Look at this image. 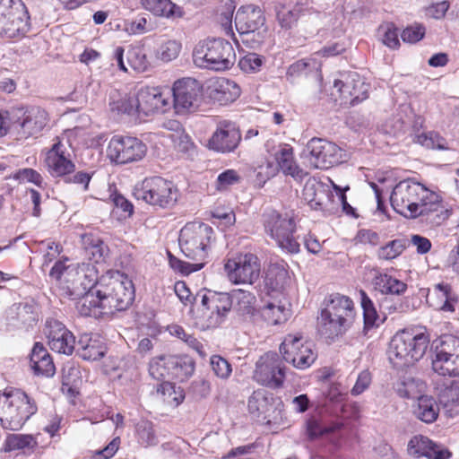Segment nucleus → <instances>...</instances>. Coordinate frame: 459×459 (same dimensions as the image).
Here are the masks:
<instances>
[{"label":"nucleus","instance_id":"f257e3e1","mask_svg":"<svg viewBox=\"0 0 459 459\" xmlns=\"http://www.w3.org/2000/svg\"><path fill=\"white\" fill-rule=\"evenodd\" d=\"M390 202L394 210L403 217H420L431 226L442 224L451 215L450 210L437 193L410 179L396 184Z\"/></svg>","mask_w":459,"mask_h":459},{"label":"nucleus","instance_id":"f03ea898","mask_svg":"<svg viewBox=\"0 0 459 459\" xmlns=\"http://www.w3.org/2000/svg\"><path fill=\"white\" fill-rule=\"evenodd\" d=\"M356 317L353 300L348 296L333 293L325 298V307L317 316V331L321 336L333 341L353 325Z\"/></svg>","mask_w":459,"mask_h":459},{"label":"nucleus","instance_id":"7ed1b4c3","mask_svg":"<svg viewBox=\"0 0 459 459\" xmlns=\"http://www.w3.org/2000/svg\"><path fill=\"white\" fill-rule=\"evenodd\" d=\"M38 411L35 399L25 391L6 387L0 391V424L8 430H20Z\"/></svg>","mask_w":459,"mask_h":459},{"label":"nucleus","instance_id":"20e7f679","mask_svg":"<svg viewBox=\"0 0 459 459\" xmlns=\"http://www.w3.org/2000/svg\"><path fill=\"white\" fill-rule=\"evenodd\" d=\"M429 343V335L421 330H401L391 339L388 349L389 360L396 368L412 366L424 356Z\"/></svg>","mask_w":459,"mask_h":459},{"label":"nucleus","instance_id":"39448f33","mask_svg":"<svg viewBox=\"0 0 459 459\" xmlns=\"http://www.w3.org/2000/svg\"><path fill=\"white\" fill-rule=\"evenodd\" d=\"M193 60L196 66L215 71L230 69L236 61L231 43L224 39H212L199 42L194 49Z\"/></svg>","mask_w":459,"mask_h":459},{"label":"nucleus","instance_id":"423d86ee","mask_svg":"<svg viewBox=\"0 0 459 459\" xmlns=\"http://www.w3.org/2000/svg\"><path fill=\"white\" fill-rule=\"evenodd\" d=\"M263 222L265 232L283 252L291 255L299 253L300 244L299 236L296 235L297 225L292 214L269 210L264 212Z\"/></svg>","mask_w":459,"mask_h":459},{"label":"nucleus","instance_id":"0eeeda50","mask_svg":"<svg viewBox=\"0 0 459 459\" xmlns=\"http://www.w3.org/2000/svg\"><path fill=\"white\" fill-rule=\"evenodd\" d=\"M96 298L100 309L105 313L127 309L134 299V289L131 281H120L108 275H102L97 286Z\"/></svg>","mask_w":459,"mask_h":459},{"label":"nucleus","instance_id":"6e6552de","mask_svg":"<svg viewBox=\"0 0 459 459\" xmlns=\"http://www.w3.org/2000/svg\"><path fill=\"white\" fill-rule=\"evenodd\" d=\"M215 239L213 229L203 222L185 225L179 233L178 242L186 257L195 262H204L208 256L212 241Z\"/></svg>","mask_w":459,"mask_h":459},{"label":"nucleus","instance_id":"1a4fd4ad","mask_svg":"<svg viewBox=\"0 0 459 459\" xmlns=\"http://www.w3.org/2000/svg\"><path fill=\"white\" fill-rule=\"evenodd\" d=\"M235 26L241 42L247 48H259L267 37L265 16L259 6H241L235 15Z\"/></svg>","mask_w":459,"mask_h":459},{"label":"nucleus","instance_id":"9d476101","mask_svg":"<svg viewBox=\"0 0 459 459\" xmlns=\"http://www.w3.org/2000/svg\"><path fill=\"white\" fill-rule=\"evenodd\" d=\"M133 194L137 200L160 208H171L178 198L176 186L161 177L143 179L134 186Z\"/></svg>","mask_w":459,"mask_h":459},{"label":"nucleus","instance_id":"9b49d317","mask_svg":"<svg viewBox=\"0 0 459 459\" xmlns=\"http://www.w3.org/2000/svg\"><path fill=\"white\" fill-rule=\"evenodd\" d=\"M30 16L22 0H0V36L15 39L24 35L30 27Z\"/></svg>","mask_w":459,"mask_h":459},{"label":"nucleus","instance_id":"f8f14e48","mask_svg":"<svg viewBox=\"0 0 459 459\" xmlns=\"http://www.w3.org/2000/svg\"><path fill=\"white\" fill-rule=\"evenodd\" d=\"M280 352L284 361L299 369L309 368L316 359L312 343L305 341L300 333L287 334L280 345Z\"/></svg>","mask_w":459,"mask_h":459},{"label":"nucleus","instance_id":"ddd939ff","mask_svg":"<svg viewBox=\"0 0 459 459\" xmlns=\"http://www.w3.org/2000/svg\"><path fill=\"white\" fill-rule=\"evenodd\" d=\"M285 378L286 367L278 353L265 352L256 361L253 379L257 384L271 389H279L283 386Z\"/></svg>","mask_w":459,"mask_h":459},{"label":"nucleus","instance_id":"4468645a","mask_svg":"<svg viewBox=\"0 0 459 459\" xmlns=\"http://www.w3.org/2000/svg\"><path fill=\"white\" fill-rule=\"evenodd\" d=\"M310 164L319 169H328L345 160V152L337 144L324 138L314 137L306 145Z\"/></svg>","mask_w":459,"mask_h":459},{"label":"nucleus","instance_id":"2eb2a0df","mask_svg":"<svg viewBox=\"0 0 459 459\" xmlns=\"http://www.w3.org/2000/svg\"><path fill=\"white\" fill-rule=\"evenodd\" d=\"M108 156L117 164H127L143 160L147 152L146 144L137 137L115 135L111 138Z\"/></svg>","mask_w":459,"mask_h":459},{"label":"nucleus","instance_id":"dca6fc26","mask_svg":"<svg viewBox=\"0 0 459 459\" xmlns=\"http://www.w3.org/2000/svg\"><path fill=\"white\" fill-rule=\"evenodd\" d=\"M229 280L235 284H253L260 276L258 257L251 253L229 258L224 264Z\"/></svg>","mask_w":459,"mask_h":459},{"label":"nucleus","instance_id":"f3484780","mask_svg":"<svg viewBox=\"0 0 459 459\" xmlns=\"http://www.w3.org/2000/svg\"><path fill=\"white\" fill-rule=\"evenodd\" d=\"M172 95L174 108L178 114L192 112L201 103L203 85L195 78L184 77L174 82Z\"/></svg>","mask_w":459,"mask_h":459},{"label":"nucleus","instance_id":"a211bd4d","mask_svg":"<svg viewBox=\"0 0 459 459\" xmlns=\"http://www.w3.org/2000/svg\"><path fill=\"white\" fill-rule=\"evenodd\" d=\"M196 298H201V305L205 309L204 315L207 316L208 326L210 327L221 325L232 308V299L226 292L205 290L197 293L194 299Z\"/></svg>","mask_w":459,"mask_h":459},{"label":"nucleus","instance_id":"6ab92c4d","mask_svg":"<svg viewBox=\"0 0 459 459\" xmlns=\"http://www.w3.org/2000/svg\"><path fill=\"white\" fill-rule=\"evenodd\" d=\"M239 127L230 120H222L217 124L215 131L208 141V147L220 153L233 152L241 142Z\"/></svg>","mask_w":459,"mask_h":459},{"label":"nucleus","instance_id":"aec40b11","mask_svg":"<svg viewBox=\"0 0 459 459\" xmlns=\"http://www.w3.org/2000/svg\"><path fill=\"white\" fill-rule=\"evenodd\" d=\"M160 366H167L168 375L178 381L187 379L195 371V362L190 357L163 356L150 364V374L155 379H159L162 376L158 372Z\"/></svg>","mask_w":459,"mask_h":459},{"label":"nucleus","instance_id":"412c9836","mask_svg":"<svg viewBox=\"0 0 459 459\" xmlns=\"http://www.w3.org/2000/svg\"><path fill=\"white\" fill-rule=\"evenodd\" d=\"M44 333L52 351L65 355L74 352L75 338L63 323L55 318L47 319Z\"/></svg>","mask_w":459,"mask_h":459},{"label":"nucleus","instance_id":"4be33fe9","mask_svg":"<svg viewBox=\"0 0 459 459\" xmlns=\"http://www.w3.org/2000/svg\"><path fill=\"white\" fill-rule=\"evenodd\" d=\"M45 162L52 177L65 178L75 170L69 146L60 140H57L48 152Z\"/></svg>","mask_w":459,"mask_h":459},{"label":"nucleus","instance_id":"5701e85b","mask_svg":"<svg viewBox=\"0 0 459 459\" xmlns=\"http://www.w3.org/2000/svg\"><path fill=\"white\" fill-rule=\"evenodd\" d=\"M333 86L342 105L355 106L368 98V85L356 73L349 74L345 81L335 80Z\"/></svg>","mask_w":459,"mask_h":459},{"label":"nucleus","instance_id":"b1692460","mask_svg":"<svg viewBox=\"0 0 459 459\" xmlns=\"http://www.w3.org/2000/svg\"><path fill=\"white\" fill-rule=\"evenodd\" d=\"M22 111V117L14 122L15 127L21 137L28 138L41 132L46 126L48 116L46 110L39 107H30Z\"/></svg>","mask_w":459,"mask_h":459},{"label":"nucleus","instance_id":"393cba45","mask_svg":"<svg viewBox=\"0 0 459 459\" xmlns=\"http://www.w3.org/2000/svg\"><path fill=\"white\" fill-rule=\"evenodd\" d=\"M427 302L437 310L453 313L459 303V296L449 283L439 282L429 289Z\"/></svg>","mask_w":459,"mask_h":459},{"label":"nucleus","instance_id":"a878e982","mask_svg":"<svg viewBox=\"0 0 459 459\" xmlns=\"http://www.w3.org/2000/svg\"><path fill=\"white\" fill-rule=\"evenodd\" d=\"M139 119L142 116H149L155 112H164L169 105L168 98H165L157 88H141L135 94Z\"/></svg>","mask_w":459,"mask_h":459},{"label":"nucleus","instance_id":"bb28decb","mask_svg":"<svg viewBox=\"0 0 459 459\" xmlns=\"http://www.w3.org/2000/svg\"><path fill=\"white\" fill-rule=\"evenodd\" d=\"M206 92L210 99L220 105L236 100L241 93L239 86L232 80L219 77L209 81Z\"/></svg>","mask_w":459,"mask_h":459},{"label":"nucleus","instance_id":"cd10ccee","mask_svg":"<svg viewBox=\"0 0 459 459\" xmlns=\"http://www.w3.org/2000/svg\"><path fill=\"white\" fill-rule=\"evenodd\" d=\"M268 152L273 157L277 163L278 168L288 176H291L296 179H302L307 173L299 167L297 164L293 147L287 143H280L273 146L272 150L268 149Z\"/></svg>","mask_w":459,"mask_h":459},{"label":"nucleus","instance_id":"c85d7f7f","mask_svg":"<svg viewBox=\"0 0 459 459\" xmlns=\"http://www.w3.org/2000/svg\"><path fill=\"white\" fill-rule=\"evenodd\" d=\"M107 347L102 339L94 333H82L77 342V354L84 360H98L104 357Z\"/></svg>","mask_w":459,"mask_h":459},{"label":"nucleus","instance_id":"c756f323","mask_svg":"<svg viewBox=\"0 0 459 459\" xmlns=\"http://www.w3.org/2000/svg\"><path fill=\"white\" fill-rule=\"evenodd\" d=\"M31 368L34 374L42 377H52L56 372L52 357L41 342H36L30 355Z\"/></svg>","mask_w":459,"mask_h":459},{"label":"nucleus","instance_id":"7c9ffc66","mask_svg":"<svg viewBox=\"0 0 459 459\" xmlns=\"http://www.w3.org/2000/svg\"><path fill=\"white\" fill-rule=\"evenodd\" d=\"M409 449L418 455L425 456L429 459H448L450 453L439 447L437 444L433 443L430 439L425 437H414L409 442Z\"/></svg>","mask_w":459,"mask_h":459},{"label":"nucleus","instance_id":"2f4dec72","mask_svg":"<svg viewBox=\"0 0 459 459\" xmlns=\"http://www.w3.org/2000/svg\"><path fill=\"white\" fill-rule=\"evenodd\" d=\"M141 4L156 16L176 20L185 15L183 8L170 0H141Z\"/></svg>","mask_w":459,"mask_h":459},{"label":"nucleus","instance_id":"473e14b6","mask_svg":"<svg viewBox=\"0 0 459 459\" xmlns=\"http://www.w3.org/2000/svg\"><path fill=\"white\" fill-rule=\"evenodd\" d=\"M82 244L85 255L96 264L104 262L108 255V245L98 236L86 233L82 236Z\"/></svg>","mask_w":459,"mask_h":459},{"label":"nucleus","instance_id":"72a5a7b5","mask_svg":"<svg viewBox=\"0 0 459 459\" xmlns=\"http://www.w3.org/2000/svg\"><path fill=\"white\" fill-rule=\"evenodd\" d=\"M230 297L232 299V307L245 319L251 318L255 311V296L247 290L241 289L234 290Z\"/></svg>","mask_w":459,"mask_h":459},{"label":"nucleus","instance_id":"f704fd0d","mask_svg":"<svg viewBox=\"0 0 459 459\" xmlns=\"http://www.w3.org/2000/svg\"><path fill=\"white\" fill-rule=\"evenodd\" d=\"M289 281L287 264L283 263L270 264L264 277V285L268 290L280 291Z\"/></svg>","mask_w":459,"mask_h":459},{"label":"nucleus","instance_id":"c9c22d12","mask_svg":"<svg viewBox=\"0 0 459 459\" xmlns=\"http://www.w3.org/2000/svg\"><path fill=\"white\" fill-rule=\"evenodd\" d=\"M413 413L417 419L429 424L437 419L439 405L433 397L421 395L417 399Z\"/></svg>","mask_w":459,"mask_h":459},{"label":"nucleus","instance_id":"e433bc0d","mask_svg":"<svg viewBox=\"0 0 459 459\" xmlns=\"http://www.w3.org/2000/svg\"><path fill=\"white\" fill-rule=\"evenodd\" d=\"M373 283L377 290L386 295H403L408 289L405 282L387 273H377Z\"/></svg>","mask_w":459,"mask_h":459},{"label":"nucleus","instance_id":"4c0bfd02","mask_svg":"<svg viewBox=\"0 0 459 459\" xmlns=\"http://www.w3.org/2000/svg\"><path fill=\"white\" fill-rule=\"evenodd\" d=\"M432 369L443 377H459V359L437 351L433 352Z\"/></svg>","mask_w":459,"mask_h":459},{"label":"nucleus","instance_id":"58836bf2","mask_svg":"<svg viewBox=\"0 0 459 459\" xmlns=\"http://www.w3.org/2000/svg\"><path fill=\"white\" fill-rule=\"evenodd\" d=\"M110 110L118 115H126L134 119H139L135 95H120L118 93L110 95Z\"/></svg>","mask_w":459,"mask_h":459},{"label":"nucleus","instance_id":"ea45409f","mask_svg":"<svg viewBox=\"0 0 459 459\" xmlns=\"http://www.w3.org/2000/svg\"><path fill=\"white\" fill-rule=\"evenodd\" d=\"M77 281L82 288L83 292H91L96 295L97 286L100 282L98 277V271L94 264L82 263L76 269Z\"/></svg>","mask_w":459,"mask_h":459},{"label":"nucleus","instance_id":"a19ab883","mask_svg":"<svg viewBox=\"0 0 459 459\" xmlns=\"http://www.w3.org/2000/svg\"><path fill=\"white\" fill-rule=\"evenodd\" d=\"M360 306L363 310L364 331L367 332L373 327H378L385 319H382L377 313L374 302L368 297L365 290H359Z\"/></svg>","mask_w":459,"mask_h":459},{"label":"nucleus","instance_id":"79ce46f5","mask_svg":"<svg viewBox=\"0 0 459 459\" xmlns=\"http://www.w3.org/2000/svg\"><path fill=\"white\" fill-rule=\"evenodd\" d=\"M72 299L82 296L76 303V308L80 315L83 316H91L95 308H100V302L96 295L91 292H76L75 290H69Z\"/></svg>","mask_w":459,"mask_h":459},{"label":"nucleus","instance_id":"37998d69","mask_svg":"<svg viewBox=\"0 0 459 459\" xmlns=\"http://www.w3.org/2000/svg\"><path fill=\"white\" fill-rule=\"evenodd\" d=\"M440 403L450 415L459 412V381H453L439 395Z\"/></svg>","mask_w":459,"mask_h":459},{"label":"nucleus","instance_id":"c03bdc74","mask_svg":"<svg viewBox=\"0 0 459 459\" xmlns=\"http://www.w3.org/2000/svg\"><path fill=\"white\" fill-rule=\"evenodd\" d=\"M325 196L323 186L315 180H308L303 188V197L314 210H321Z\"/></svg>","mask_w":459,"mask_h":459},{"label":"nucleus","instance_id":"a18cd8bd","mask_svg":"<svg viewBox=\"0 0 459 459\" xmlns=\"http://www.w3.org/2000/svg\"><path fill=\"white\" fill-rule=\"evenodd\" d=\"M135 436L138 443L144 446H153L159 442L153 423L147 420H142L135 425Z\"/></svg>","mask_w":459,"mask_h":459},{"label":"nucleus","instance_id":"49530a36","mask_svg":"<svg viewBox=\"0 0 459 459\" xmlns=\"http://www.w3.org/2000/svg\"><path fill=\"white\" fill-rule=\"evenodd\" d=\"M413 142L428 149L449 150L446 140L435 131L415 134Z\"/></svg>","mask_w":459,"mask_h":459},{"label":"nucleus","instance_id":"de8ad7c7","mask_svg":"<svg viewBox=\"0 0 459 459\" xmlns=\"http://www.w3.org/2000/svg\"><path fill=\"white\" fill-rule=\"evenodd\" d=\"M289 310L283 306L268 303L262 308L261 316L268 325H276L287 321Z\"/></svg>","mask_w":459,"mask_h":459},{"label":"nucleus","instance_id":"09e8293b","mask_svg":"<svg viewBox=\"0 0 459 459\" xmlns=\"http://www.w3.org/2000/svg\"><path fill=\"white\" fill-rule=\"evenodd\" d=\"M422 382L411 377H403L395 385V390L400 397L414 399L420 393Z\"/></svg>","mask_w":459,"mask_h":459},{"label":"nucleus","instance_id":"8fccbe9b","mask_svg":"<svg viewBox=\"0 0 459 459\" xmlns=\"http://www.w3.org/2000/svg\"><path fill=\"white\" fill-rule=\"evenodd\" d=\"M302 7L299 4L293 8H287L284 5L276 6V17L279 24L283 29H290L298 21Z\"/></svg>","mask_w":459,"mask_h":459},{"label":"nucleus","instance_id":"3c124183","mask_svg":"<svg viewBox=\"0 0 459 459\" xmlns=\"http://www.w3.org/2000/svg\"><path fill=\"white\" fill-rule=\"evenodd\" d=\"M434 351L459 359V337L452 334L442 335L436 342Z\"/></svg>","mask_w":459,"mask_h":459},{"label":"nucleus","instance_id":"603ef678","mask_svg":"<svg viewBox=\"0 0 459 459\" xmlns=\"http://www.w3.org/2000/svg\"><path fill=\"white\" fill-rule=\"evenodd\" d=\"M406 248V240L396 238L389 241L377 250V257L381 260H393L398 257Z\"/></svg>","mask_w":459,"mask_h":459},{"label":"nucleus","instance_id":"864d4df0","mask_svg":"<svg viewBox=\"0 0 459 459\" xmlns=\"http://www.w3.org/2000/svg\"><path fill=\"white\" fill-rule=\"evenodd\" d=\"M317 64L314 59H301L291 64L287 70V78H296L301 75H307L313 70L317 69Z\"/></svg>","mask_w":459,"mask_h":459},{"label":"nucleus","instance_id":"5fc2aeb1","mask_svg":"<svg viewBox=\"0 0 459 459\" xmlns=\"http://www.w3.org/2000/svg\"><path fill=\"white\" fill-rule=\"evenodd\" d=\"M6 446L10 450L33 448L37 446V441L32 435L12 434L7 437Z\"/></svg>","mask_w":459,"mask_h":459},{"label":"nucleus","instance_id":"6e6d98bb","mask_svg":"<svg viewBox=\"0 0 459 459\" xmlns=\"http://www.w3.org/2000/svg\"><path fill=\"white\" fill-rule=\"evenodd\" d=\"M168 255L170 267L184 275H188L194 272H197L204 266V262H185L171 255L170 252H168Z\"/></svg>","mask_w":459,"mask_h":459},{"label":"nucleus","instance_id":"4d7b16f0","mask_svg":"<svg viewBox=\"0 0 459 459\" xmlns=\"http://www.w3.org/2000/svg\"><path fill=\"white\" fill-rule=\"evenodd\" d=\"M126 58L129 65L135 71L144 72L149 66V62L143 48H133L127 51Z\"/></svg>","mask_w":459,"mask_h":459},{"label":"nucleus","instance_id":"13d9d810","mask_svg":"<svg viewBox=\"0 0 459 459\" xmlns=\"http://www.w3.org/2000/svg\"><path fill=\"white\" fill-rule=\"evenodd\" d=\"M265 58L256 53L251 52L242 56L238 65L245 73H256L264 65Z\"/></svg>","mask_w":459,"mask_h":459},{"label":"nucleus","instance_id":"bf43d9fd","mask_svg":"<svg viewBox=\"0 0 459 459\" xmlns=\"http://www.w3.org/2000/svg\"><path fill=\"white\" fill-rule=\"evenodd\" d=\"M181 50V44L174 39L162 43L157 50V56L164 61L169 62L178 57Z\"/></svg>","mask_w":459,"mask_h":459},{"label":"nucleus","instance_id":"052dcab7","mask_svg":"<svg viewBox=\"0 0 459 459\" xmlns=\"http://www.w3.org/2000/svg\"><path fill=\"white\" fill-rule=\"evenodd\" d=\"M379 33H383L381 40L384 45L390 48H397L400 46L398 39V29L394 23H386L379 27Z\"/></svg>","mask_w":459,"mask_h":459},{"label":"nucleus","instance_id":"680f3d73","mask_svg":"<svg viewBox=\"0 0 459 459\" xmlns=\"http://www.w3.org/2000/svg\"><path fill=\"white\" fill-rule=\"evenodd\" d=\"M268 404L267 398L261 391H255L249 397L247 402L248 411L251 414L260 415L266 411Z\"/></svg>","mask_w":459,"mask_h":459},{"label":"nucleus","instance_id":"e2e57ef3","mask_svg":"<svg viewBox=\"0 0 459 459\" xmlns=\"http://www.w3.org/2000/svg\"><path fill=\"white\" fill-rule=\"evenodd\" d=\"M213 373L221 379H227L232 371L231 365L227 359L219 355H213L210 359Z\"/></svg>","mask_w":459,"mask_h":459},{"label":"nucleus","instance_id":"0e129e2a","mask_svg":"<svg viewBox=\"0 0 459 459\" xmlns=\"http://www.w3.org/2000/svg\"><path fill=\"white\" fill-rule=\"evenodd\" d=\"M240 177L234 169H226L219 174L216 181V188L219 191L227 190L230 186L238 183Z\"/></svg>","mask_w":459,"mask_h":459},{"label":"nucleus","instance_id":"69168bd1","mask_svg":"<svg viewBox=\"0 0 459 459\" xmlns=\"http://www.w3.org/2000/svg\"><path fill=\"white\" fill-rule=\"evenodd\" d=\"M332 428L323 425L316 418H310L307 420V433L310 439L317 438L326 433L333 432Z\"/></svg>","mask_w":459,"mask_h":459},{"label":"nucleus","instance_id":"338daca9","mask_svg":"<svg viewBox=\"0 0 459 459\" xmlns=\"http://www.w3.org/2000/svg\"><path fill=\"white\" fill-rule=\"evenodd\" d=\"M14 178L19 180L20 182L33 183L39 187H41L43 184V178L38 171H36L33 169H19L15 173Z\"/></svg>","mask_w":459,"mask_h":459},{"label":"nucleus","instance_id":"774afa93","mask_svg":"<svg viewBox=\"0 0 459 459\" xmlns=\"http://www.w3.org/2000/svg\"><path fill=\"white\" fill-rule=\"evenodd\" d=\"M425 35V28L422 25H414L405 28L401 33V38L404 42L416 43Z\"/></svg>","mask_w":459,"mask_h":459}]
</instances>
